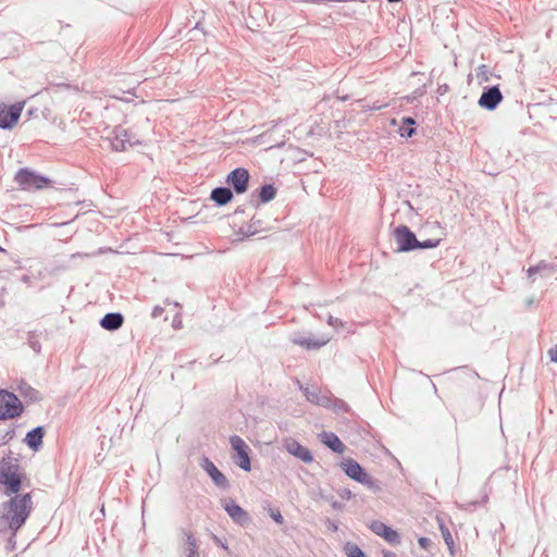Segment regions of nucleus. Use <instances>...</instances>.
<instances>
[{
    "instance_id": "obj_26",
    "label": "nucleus",
    "mask_w": 557,
    "mask_h": 557,
    "mask_svg": "<svg viewBox=\"0 0 557 557\" xmlns=\"http://www.w3.org/2000/svg\"><path fill=\"white\" fill-rule=\"evenodd\" d=\"M326 408L332 409L337 414L348 412L350 409L347 403L334 396H331L330 404Z\"/></svg>"
},
{
    "instance_id": "obj_43",
    "label": "nucleus",
    "mask_w": 557,
    "mask_h": 557,
    "mask_svg": "<svg viewBox=\"0 0 557 557\" xmlns=\"http://www.w3.org/2000/svg\"><path fill=\"white\" fill-rule=\"evenodd\" d=\"M90 255L89 253H82V252H76V253H73L71 256L72 259H75V258H83V257H89Z\"/></svg>"
},
{
    "instance_id": "obj_48",
    "label": "nucleus",
    "mask_w": 557,
    "mask_h": 557,
    "mask_svg": "<svg viewBox=\"0 0 557 557\" xmlns=\"http://www.w3.org/2000/svg\"><path fill=\"white\" fill-rule=\"evenodd\" d=\"M174 326L178 327V325L182 323L181 321L176 322V319L173 320Z\"/></svg>"
},
{
    "instance_id": "obj_28",
    "label": "nucleus",
    "mask_w": 557,
    "mask_h": 557,
    "mask_svg": "<svg viewBox=\"0 0 557 557\" xmlns=\"http://www.w3.org/2000/svg\"><path fill=\"white\" fill-rule=\"evenodd\" d=\"M347 557H367L362 549L355 543L347 542L344 546Z\"/></svg>"
},
{
    "instance_id": "obj_5",
    "label": "nucleus",
    "mask_w": 557,
    "mask_h": 557,
    "mask_svg": "<svg viewBox=\"0 0 557 557\" xmlns=\"http://www.w3.org/2000/svg\"><path fill=\"white\" fill-rule=\"evenodd\" d=\"M554 265L545 261L540 262L535 267L528 269L527 281L530 285H535L536 288L543 289L547 281L554 275Z\"/></svg>"
},
{
    "instance_id": "obj_21",
    "label": "nucleus",
    "mask_w": 557,
    "mask_h": 557,
    "mask_svg": "<svg viewBox=\"0 0 557 557\" xmlns=\"http://www.w3.org/2000/svg\"><path fill=\"white\" fill-rule=\"evenodd\" d=\"M45 435L44 426H37L26 434L25 443L33 450H38L42 445V438Z\"/></svg>"
},
{
    "instance_id": "obj_29",
    "label": "nucleus",
    "mask_w": 557,
    "mask_h": 557,
    "mask_svg": "<svg viewBox=\"0 0 557 557\" xmlns=\"http://www.w3.org/2000/svg\"><path fill=\"white\" fill-rule=\"evenodd\" d=\"M492 76H493V72L487 65L482 64L478 67L476 78L480 84L490 82Z\"/></svg>"
},
{
    "instance_id": "obj_11",
    "label": "nucleus",
    "mask_w": 557,
    "mask_h": 557,
    "mask_svg": "<svg viewBox=\"0 0 557 557\" xmlns=\"http://www.w3.org/2000/svg\"><path fill=\"white\" fill-rule=\"evenodd\" d=\"M503 100V94L498 86L484 87L478 101L479 106L485 110L493 111Z\"/></svg>"
},
{
    "instance_id": "obj_16",
    "label": "nucleus",
    "mask_w": 557,
    "mask_h": 557,
    "mask_svg": "<svg viewBox=\"0 0 557 557\" xmlns=\"http://www.w3.org/2000/svg\"><path fill=\"white\" fill-rule=\"evenodd\" d=\"M370 530L374 534L383 537L389 544H397L400 542L398 533L381 521H372L370 524Z\"/></svg>"
},
{
    "instance_id": "obj_3",
    "label": "nucleus",
    "mask_w": 557,
    "mask_h": 557,
    "mask_svg": "<svg viewBox=\"0 0 557 557\" xmlns=\"http://www.w3.org/2000/svg\"><path fill=\"white\" fill-rule=\"evenodd\" d=\"M15 182L23 190H37L47 187L51 181L28 169H21L16 172Z\"/></svg>"
},
{
    "instance_id": "obj_18",
    "label": "nucleus",
    "mask_w": 557,
    "mask_h": 557,
    "mask_svg": "<svg viewBox=\"0 0 557 557\" xmlns=\"http://www.w3.org/2000/svg\"><path fill=\"white\" fill-rule=\"evenodd\" d=\"M123 322L124 317L122 313L110 312L104 314V317L100 320V325L107 331H116L123 325Z\"/></svg>"
},
{
    "instance_id": "obj_44",
    "label": "nucleus",
    "mask_w": 557,
    "mask_h": 557,
    "mask_svg": "<svg viewBox=\"0 0 557 557\" xmlns=\"http://www.w3.org/2000/svg\"><path fill=\"white\" fill-rule=\"evenodd\" d=\"M386 107V104H374L371 109L372 110H380L382 108Z\"/></svg>"
},
{
    "instance_id": "obj_39",
    "label": "nucleus",
    "mask_w": 557,
    "mask_h": 557,
    "mask_svg": "<svg viewBox=\"0 0 557 557\" xmlns=\"http://www.w3.org/2000/svg\"><path fill=\"white\" fill-rule=\"evenodd\" d=\"M418 543H419L420 547L428 548L429 545L431 544V540L428 537H420Z\"/></svg>"
},
{
    "instance_id": "obj_6",
    "label": "nucleus",
    "mask_w": 557,
    "mask_h": 557,
    "mask_svg": "<svg viewBox=\"0 0 557 557\" xmlns=\"http://www.w3.org/2000/svg\"><path fill=\"white\" fill-rule=\"evenodd\" d=\"M342 470L350 479L367 485L369 487L376 486V482L364 471V469L352 458H346L341 462Z\"/></svg>"
},
{
    "instance_id": "obj_13",
    "label": "nucleus",
    "mask_w": 557,
    "mask_h": 557,
    "mask_svg": "<svg viewBox=\"0 0 557 557\" xmlns=\"http://www.w3.org/2000/svg\"><path fill=\"white\" fill-rule=\"evenodd\" d=\"M283 447L288 451V454L300 459L305 463L313 461L311 451L293 437L285 438L283 441Z\"/></svg>"
},
{
    "instance_id": "obj_30",
    "label": "nucleus",
    "mask_w": 557,
    "mask_h": 557,
    "mask_svg": "<svg viewBox=\"0 0 557 557\" xmlns=\"http://www.w3.org/2000/svg\"><path fill=\"white\" fill-rule=\"evenodd\" d=\"M440 529L446 545L453 554L454 540L451 533L449 532L448 528L443 524V522L440 523Z\"/></svg>"
},
{
    "instance_id": "obj_2",
    "label": "nucleus",
    "mask_w": 557,
    "mask_h": 557,
    "mask_svg": "<svg viewBox=\"0 0 557 557\" xmlns=\"http://www.w3.org/2000/svg\"><path fill=\"white\" fill-rule=\"evenodd\" d=\"M0 484L5 486V494H16L21 488L18 460L12 456L0 460Z\"/></svg>"
},
{
    "instance_id": "obj_25",
    "label": "nucleus",
    "mask_w": 557,
    "mask_h": 557,
    "mask_svg": "<svg viewBox=\"0 0 557 557\" xmlns=\"http://www.w3.org/2000/svg\"><path fill=\"white\" fill-rule=\"evenodd\" d=\"M184 534L186 536V546H185L186 557H199L198 552H197L198 550L197 540L189 532H185Z\"/></svg>"
},
{
    "instance_id": "obj_49",
    "label": "nucleus",
    "mask_w": 557,
    "mask_h": 557,
    "mask_svg": "<svg viewBox=\"0 0 557 557\" xmlns=\"http://www.w3.org/2000/svg\"><path fill=\"white\" fill-rule=\"evenodd\" d=\"M5 250L0 246V252H4Z\"/></svg>"
},
{
    "instance_id": "obj_4",
    "label": "nucleus",
    "mask_w": 557,
    "mask_h": 557,
    "mask_svg": "<svg viewBox=\"0 0 557 557\" xmlns=\"http://www.w3.org/2000/svg\"><path fill=\"white\" fill-rule=\"evenodd\" d=\"M23 405L16 395L8 391H0V420L21 416Z\"/></svg>"
},
{
    "instance_id": "obj_8",
    "label": "nucleus",
    "mask_w": 557,
    "mask_h": 557,
    "mask_svg": "<svg viewBox=\"0 0 557 557\" xmlns=\"http://www.w3.org/2000/svg\"><path fill=\"white\" fill-rule=\"evenodd\" d=\"M393 237L398 251H412L417 249L418 239L414 233L406 225H399L393 231Z\"/></svg>"
},
{
    "instance_id": "obj_36",
    "label": "nucleus",
    "mask_w": 557,
    "mask_h": 557,
    "mask_svg": "<svg viewBox=\"0 0 557 557\" xmlns=\"http://www.w3.org/2000/svg\"><path fill=\"white\" fill-rule=\"evenodd\" d=\"M338 495L342 497V498H346V499H350L352 497V493L350 490L348 488H342L338 491Z\"/></svg>"
},
{
    "instance_id": "obj_38",
    "label": "nucleus",
    "mask_w": 557,
    "mask_h": 557,
    "mask_svg": "<svg viewBox=\"0 0 557 557\" xmlns=\"http://www.w3.org/2000/svg\"><path fill=\"white\" fill-rule=\"evenodd\" d=\"M162 313H163V308L160 306H156L152 309L151 315H152V318H159V317H161Z\"/></svg>"
},
{
    "instance_id": "obj_22",
    "label": "nucleus",
    "mask_w": 557,
    "mask_h": 557,
    "mask_svg": "<svg viewBox=\"0 0 557 557\" xmlns=\"http://www.w3.org/2000/svg\"><path fill=\"white\" fill-rule=\"evenodd\" d=\"M210 198L219 206H224L233 198V193L228 187H215L211 191Z\"/></svg>"
},
{
    "instance_id": "obj_12",
    "label": "nucleus",
    "mask_w": 557,
    "mask_h": 557,
    "mask_svg": "<svg viewBox=\"0 0 557 557\" xmlns=\"http://www.w3.org/2000/svg\"><path fill=\"white\" fill-rule=\"evenodd\" d=\"M249 177V172L246 169L237 168L227 175L226 183L234 188L236 194H243L247 190Z\"/></svg>"
},
{
    "instance_id": "obj_15",
    "label": "nucleus",
    "mask_w": 557,
    "mask_h": 557,
    "mask_svg": "<svg viewBox=\"0 0 557 557\" xmlns=\"http://www.w3.org/2000/svg\"><path fill=\"white\" fill-rule=\"evenodd\" d=\"M200 467L208 473L214 484L219 487L226 488L228 481L226 476L215 467V465L208 458L202 457Z\"/></svg>"
},
{
    "instance_id": "obj_37",
    "label": "nucleus",
    "mask_w": 557,
    "mask_h": 557,
    "mask_svg": "<svg viewBox=\"0 0 557 557\" xmlns=\"http://www.w3.org/2000/svg\"><path fill=\"white\" fill-rule=\"evenodd\" d=\"M329 503L331 504V507L334 510H342L344 508V505L342 503L333 499V497H331V500H329Z\"/></svg>"
},
{
    "instance_id": "obj_9",
    "label": "nucleus",
    "mask_w": 557,
    "mask_h": 557,
    "mask_svg": "<svg viewBox=\"0 0 557 557\" xmlns=\"http://www.w3.org/2000/svg\"><path fill=\"white\" fill-rule=\"evenodd\" d=\"M230 443L234 451L237 454V458L235 462L245 471H250L251 462L249 457V447L245 443V441L238 435H233L230 437Z\"/></svg>"
},
{
    "instance_id": "obj_42",
    "label": "nucleus",
    "mask_w": 557,
    "mask_h": 557,
    "mask_svg": "<svg viewBox=\"0 0 557 557\" xmlns=\"http://www.w3.org/2000/svg\"><path fill=\"white\" fill-rule=\"evenodd\" d=\"M213 541L222 548L227 549V546L224 543H222V541L216 535H213Z\"/></svg>"
},
{
    "instance_id": "obj_35",
    "label": "nucleus",
    "mask_w": 557,
    "mask_h": 557,
    "mask_svg": "<svg viewBox=\"0 0 557 557\" xmlns=\"http://www.w3.org/2000/svg\"><path fill=\"white\" fill-rule=\"evenodd\" d=\"M312 498L313 499L322 498L326 502L331 500V497L327 495H324L321 490H319L318 492H312Z\"/></svg>"
},
{
    "instance_id": "obj_41",
    "label": "nucleus",
    "mask_w": 557,
    "mask_h": 557,
    "mask_svg": "<svg viewBox=\"0 0 557 557\" xmlns=\"http://www.w3.org/2000/svg\"><path fill=\"white\" fill-rule=\"evenodd\" d=\"M326 523L331 531L336 532L338 530V527L334 521L327 519Z\"/></svg>"
},
{
    "instance_id": "obj_47",
    "label": "nucleus",
    "mask_w": 557,
    "mask_h": 557,
    "mask_svg": "<svg viewBox=\"0 0 557 557\" xmlns=\"http://www.w3.org/2000/svg\"><path fill=\"white\" fill-rule=\"evenodd\" d=\"M174 326L178 327V325L182 323L181 321L176 322V319L173 320Z\"/></svg>"
},
{
    "instance_id": "obj_27",
    "label": "nucleus",
    "mask_w": 557,
    "mask_h": 557,
    "mask_svg": "<svg viewBox=\"0 0 557 557\" xmlns=\"http://www.w3.org/2000/svg\"><path fill=\"white\" fill-rule=\"evenodd\" d=\"M18 391L20 393L22 394V396L28 398L29 400L32 401H37L40 399V396H39V393L38 391H36L35 388H33L29 384L23 382L20 386H18Z\"/></svg>"
},
{
    "instance_id": "obj_24",
    "label": "nucleus",
    "mask_w": 557,
    "mask_h": 557,
    "mask_svg": "<svg viewBox=\"0 0 557 557\" xmlns=\"http://www.w3.org/2000/svg\"><path fill=\"white\" fill-rule=\"evenodd\" d=\"M275 195H276V189L273 185H271V184L263 185L260 187L259 193H258L259 201L262 203L269 202L272 199H274Z\"/></svg>"
},
{
    "instance_id": "obj_17",
    "label": "nucleus",
    "mask_w": 557,
    "mask_h": 557,
    "mask_svg": "<svg viewBox=\"0 0 557 557\" xmlns=\"http://www.w3.org/2000/svg\"><path fill=\"white\" fill-rule=\"evenodd\" d=\"M297 384L299 385L300 389L304 391L308 401L324 408L327 407L332 395L321 394L318 388L304 387L299 381H297Z\"/></svg>"
},
{
    "instance_id": "obj_45",
    "label": "nucleus",
    "mask_w": 557,
    "mask_h": 557,
    "mask_svg": "<svg viewBox=\"0 0 557 557\" xmlns=\"http://www.w3.org/2000/svg\"><path fill=\"white\" fill-rule=\"evenodd\" d=\"M22 282H24V283L28 284V283L30 282V277H29L28 275H24V276L22 277Z\"/></svg>"
},
{
    "instance_id": "obj_19",
    "label": "nucleus",
    "mask_w": 557,
    "mask_h": 557,
    "mask_svg": "<svg viewBox=\"0 0 557 557\" xmlns=\"http://www.w3.org/2000/svg\"><path fill=\"white\" fill-rule=\"evenodd\" d=\"M321 442L327 446L331 450L337 454H343L345 445L342 443L339 437L333 432H322L320 435Z\"/></svg>"
},
{
    "instance_id": "obj_40",
    "label": "nucleus",
    "mask_w": 557,
    "mask_h": 557,
    "mask_svg": "<svg viewBox=\"0 0 557 557\" xmlns=\"http://www.w3.org/2000/svg\"><path fill=\"white\" fill-rule=\"evenodd\" d=\"M550 360L557 362V346L549 350Z\"/></svg>"
},
{
    "instance_id": "obj_31",
    "label": "nucleus",
    "mask_w": 557,
    "mask_h": 557,
    "mask_svg": "<svg viewBox=\"0 0 557 557\" xmlns=\"http://www.w3.org/2000/svg\"><path fill=\"white\" fill-rule=\"evenodd\" d=\"M258 232V226L255 222L249 223L247 226H243L239 230V234L243 235V237H249L255 235Z\"/></svg>"
},
{
    "instance_id": "obj_7",
    "label": "nucleus",
    "mask_w": 557,
    "mask_h": 557,
    "mask_svg": "<svg viewBox=\"0 0 557 557\" xmlns=\"http://www.w3.org/2000/svg\"><path fill=\"white\" fill-rule=\"evenodd\" d=\"M107 139L115 151H125L128 147L141 144L139 138L121 126L115 127Z\"/></svg>"
},
{
    "instance_id": "obj_23",
    "label": "nucleus",
    "mask_w": 557,
    "mask_h": 557,
    "mask_svg": "<svg viewBox=\"0 0 557 557\" xmlns=\"http://www.w3.org/2000/svg\"><path fill=\"white\" fill-rule=\"evenodd\" d=\"M416 125L414 119L408 116L403 119V125L399 127V135L401 137H412L416 133V128L413 127Z\"/></svg>"
},
{
    "instance_id": "obj_34",
    "label": "nucleus",
    "mask_w": 557,
    "mask_h": 557,
    "mask_svg": "<svg viewBox=\"0 0 557 557\" xmlns=\"http://www.w3.org/2000/svg\"><path fill=\"white\" fill-rule=\"evenodd\" d=\"M327 324L334 327L343 326V322L333 315H329Z\"/></svg>"
},
{
    "instance_id": "obj_32",
    "label": "nucleus",
    "mask_w": 557,
    "mask_h": 557,
    "mask_svg": "<svg viewBox=\"0 0 557 557\" xmlns=\"http://www.w3.org/2000/svg\"><path fill=\"white\" fill-rule=\"evenodd\" d=\"M440 245V239H426L423 242L418 240L417 249H430Z\"/></svg>"
},
{
    "instance_id": "obj_33",
    "label": "nucleus",
    "mask_w": 557,
    "mask_h": 557,
    "mask_svg": "<svg viewBox=\"0 0 557 557\" xmlns=\"http://www.w3.org/2000/svg\"><path fill=\"white\" fill-rule=\"evenodd\" d=\"M270 517L278 524H283L284 518L278 509L270 508L269 509Z\"/></svg>"
},
{
    "instance_id": "obj_46",
    "label": "nucleus",
    "mask_w": 557,
    "mask_h": 557,
    "mask_svg": "<svg viewBox=\"0 0 557 557\" xmlns=\"http://www.w3.org/2000/svg\"><path fill=\"white\" fill-rule=\"evenodd\" d=\"M534 301H535V299H534V298H531V299H529V300L527 301V305H528V306H531V305H533V304H534Z\"/></svg>"
},
{
    "instance_id": "obj_1",
    "label": "nucleus",
    "mask_w": 557,
    "mask_h": 557,
    "mask_svg": "<svg viewBox=\"0 0 557 557\" xmlns=\"http://www.w3.org/2000/svg\"><path fill=\"white\" fill-rule=\"evenodd\" d=\"M33 509V500L29 493L15 495L3 504V513L0 516V527L4 525L15 535L16 531L25 523Z\"/></svg>"
},
{
    "instance_id": "obj_14",
    "label": "nucleus",
    "mask_w": 557,
    "mask_h": 557,
    "mask_svg": "<svg viewBox=\"0 0 557 557\" xmlns=\"http://www.w3.org/2000/svg\"><path fill=\"white\" fill-rule=\"evenodd\" d=\"M223 508L235 523L239 525H246L250 522V517L248 512L245 511L233 499L225 500L223 504Z\"/></svg>"
},
{
    "instance_id": "obj_20",
    "label": "nucleus",
    "mask_w": 557,
    "mask_h": 557,
    "mask_svg": "<svg viewBox=\"0 0 557 557\" xmlns=\"http://www.w3.org/2000/svg\"><path fill=\"white\" fill-rule=\"evenodd\" d=\"M292 342L296 345L306 347L307 349H315L326 345L330 342V337H322L320 339H311L301 335L295 334L292 337Z\"/></svg>"
},
{
    "instance_id": "obj_10",
    "label": "nucleus",
    "mask_w": 557,
    "mask_h": 557,
    "mask_svg": "<svg viewBox=\"0 0 557 557\" xmlns=\"http://www.w3.org/2000/svg\"><path fill=\"white\" fill-rule=\"evenodd\" d=\"M23 108L24 102L0 108V128H12L17 123Z\"/></svg>"
}]
</instances>
